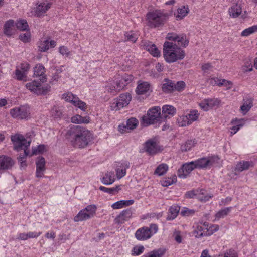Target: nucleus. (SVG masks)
<instances>
[{"instance_id":"1","label":"nucleus","mask_w":257,"mask_h":257,"mask_svg":"<svg viewBox=\"0 0 257 257\" xmlns=\"http://www.w3.org/2000/svg\"><path fill=\"white\" fill-rule=\"evenodd\" d=\"M67 134L70 137L73 146L79 148L86 147L92 140L90 132L79 125L70 127Z\"/></svg>"},{"instance_id":"2","label":"nucleus","mask_w":257,"mask_h":257,"mask_svg":"<svg viewBox=\"0 0 257 257\" xmlns=\"http://www.w3.org/2000/svg\"><path fill=\"white\" fill-rule=\"evenodd\" d=\"M163 55L165 60L168 63H173L177 60L183 59L185 53L176 44L166 41L163 45Z\"/></svg>"},{"instance_id":"3","label":"nucleus","mask_w":257,"mask_h":257,"mask_svg":"<svg viewBox=\"0 0 257 257\" xmlns=\"http://www.w3.org/2000/svg\"><path fill=\"white\" fill-rule=\"evenodd\" d=\"M169 14L164 10H156L146 15L147 25L151 28L162 27L169 18Z\"/></svg>"},{"instance_id":"4","label":"nucleus","mask_w":257,"mask_h":257,"mask_svg":"<svg viewBox=\"0 0 257 257\" xmlns=\"http://www.w3.org/2000/svg\"><path fill=\"white\" fill-rule=\"evenodd\" d=\"M31 141V138L26 139L22 135L17 133V152H19L20 149L24 150V154L22 156L19 155V157L21 170L25 169L27 166L26 160L24 159L29 154V151L28 149L30 145Z\"/></svg>"},{"instance_id":"5","label":"nucleus","mask_w":257,"mask_h":257,"mask_svg":"<svg viewBox=\"0 0 257 257\" xmlns=\"http://www.w3.org/2000/svg\"><path fill=\"white\" fill-rule=\"evenodd\" d=\"M158 226L151 224L150 226L143 227L138 229L135 233L136 238L139 240H145L149 239L158 231Z\"/></svg>"},{"instance_id":"6","label":"nucleus","mask_w":257,"mask_h":257,"mask_svg":"<svg viewBox=\"0 0 257 257\" xmlns=\"http://www.w3.org/2000/svg\"><path fill=\"white\" fill-rule=\"evenodd\" d=\"M44 81H31L26 84L27 89L37 95H45L50 91V86Z\"/></svg>"},{"instance_id":"7","label":"nucleus","mask_w":257,"mask_h":257,"mask_svg":"<svg viewBox=\"0 0 257 257\" xmlns=\"http://www.w3.org/2000/svg\"><path fill=\"white\" fill-rule=\"evenodd\" d=\"M132 99L131 95L128 93L120 94L111 103V109L117 111L127 106Z\"/></svg>"},{"instance_id":"8","label":"nucleus","mask_w":257,"mask_h":257,"mask_svg":"<svg viewBox=\"0 0 257 257\" xmlns=\"http://www.w3.org/2000/svg\"><path fill=\"white\" fill-rule=\"evenodd\" d=\"M161 109L159 106H155L150 109L147 116L143 117V121L148 124H152L159 121L161 117L160 116Z\"/></svg>"},{"instance_id":"9","label":"nucleus","mask_w":257,"mask_h":257,"mask_svg":"<svg viewBox=\"0 0 257 257\" xmlns=\"http://www.w3.org/2000/svg\"><path fill=\"white\" fill-rule=\"evenodd\" d=\"M185 86L184 81H167L162 86V91L165 93H169L175 91H180Z\"/></svg>"},{"instance_id":"10","label":"nucleus","mask_w":257,"mask_h":257,"mask_svg":"<svg viewBox=\"0 0 257 257\" xmlns=\"http://www.w3.org/2000/svg\"><path fill=\"white\" fill-rule=\"evenodd\" d=\"M62 98L66 101L71 102L75 106L78 107L83 111L87 109V105L84 102L80 100L76 95H73L71 92H67L62 95Z\"/></svg>"},{"instance_id":"11","label":"nucleus","mask_w":257,"mask_h":257,"mask_svg":"<svg viewBox=\"0 0 257 257\" xmlns=\"http://www.w3.org/2000/svg\"><path fill=\"white\" fill-rule=\"evenodd\" d=\"M203 225L205 227H203L201 225L198 223L196 224L195 226H194V229L192 232L193 235L196 238H200L210 235L213 233L212 231H209L207 228L208 225L206 223H204Z\"/></svg>"},{"instance_id":"12","label":"nucleus","mask_w":257,"mask_h":257,"mask_svg":"<svg viewBox=\"0 0 257 257\" xmlns=\"http://www.w3.org/2000/svg\"><path fill=\"white\" fill-rule=\"evenodd\" d=\"M218 160L217 157L202 158L194 161L196 168L203 169L212 166Z\"/></svg>"},{"instance_id":"13","label":"nucleus","mask_w":257,"mask_h":257,"mask_svg":"<svg viewBox=\"0 0 257 257\" xmlns=\"http://www.w3.org/2000/svg\"><path fill=\"white\" fill-rule=\"evenodd\" d=\"M195 168H196V166L194 161L183 164L182 167L178 170V176L180 178H185Z\"/></svg>"},{"instance_id":"14","label":"nucleus","mask_w":257,"mask_h":257,"mask_svg":"<svg viewBox=\"0 0 257 257\" xmlns=\"http://www.w3.org/2000/svg\"><path fill=\"white\" fill-rule=\"evenodd\" d=\"M36 176L38 178L43 177L46 170V161L43 157H38L36 161Z\"/></svg>"},{"instance_id":"15","label":"nucleus","mask_w":257,"mask_h":257,"mask_svg":"<svg viewBox=\"0 0 257 257\" xmlns=\"http://www.w3.org/2000/svg\"><path fill=\"white\" fill-rule=\"evenodd\" d=\"M126 81H113L106 86V90L110 93H117L123 89L126 86Z\"/></svg>"},{"instance_id":"16","label":"nucleus","mask_w":257,"mask_h":257,"mask_svg":"<svg viewBox=\"0 0 257 257\" xmlns=\"http://www.w3.org/2000/svg\"><path fill=\"white\" fill-rule=\"evenodd\" d=\"M30 114V109L27 104L21 105L17 109V119L28 120Z\"/></svg>"},{"instance_id":"17","label":"nucleus","mask_w":257,"mask_h":257,"mask_svg":"<svg viewBox=\"0 0 257 257\" xmlns=\"http://www.w3.org/2000/svg\"><path fill=\"white\" fill-rule=\"evenodd\" d=\"M141 46L144 49L149 51L154 57L160 56V52L155 45L151 44L150 42L142 41Z\"/></svg>"},{"instance_id":"18","label":"nucleus","mask_w":257,"mask_h":257,"mask_svg":"<svg viewBox=\"0 0 257 257\" xmlns=\"http://www.w3.org/2000/svg\"><path fill=\"white\" fill-rule=\"evenodd\" d=\"M145 150L150 155L156 154L159 151L157 143L153 140H149L146 142Z\"/></svg>"},{"instance_id":"19","label":"nucleus","mask_w":257,"mask_h":257,"mask_svg":"<svg viewBox=\"0 0 257 257\" xmlns=\"http://www.w3.org/2000/svg\"><path fill=\"white\" fill-rule=\"evenodd\" d=\"M138 124V120L135 118L132 117L126 121V125L120 124L119 125V131L121 133L126 131V129L133 130L136 128Z\"/></svg>"},{"instance_id":"20","label":"nucleus","mask_w":257,"mask_h":257,"mask_svg":"<svg viewBox=\"0 0 257 257\" xmlns=\"http://www.w3.org/2000/svg\"><path fill=\"white\" fill-rule=\"evenodd\" d=\"M132 215V211L131 209H127L122 211L119 215L115 219L116 223L118 224L123 223L125 221L130 219Z\"/></svg>"},{"instance_id":"21","label":"nucleus","mask_w":257,"mask_h":257,"mask_svg":"<svg viewBox=\"0 0 257 257\" xmlns=\"http://www.w3.org/2000/svg\"><path fill=\"white\" fill-rule=\"evenodd\" d=\"M120 165L116 166V172L118 179H120L126 174V169L130 167V163L127 161H123Z\"/></svg>"},{"instance_id":"22","label":"nucleus","mask_w":257,"mask_h":257,"mask_svg":"<svg viewBox=\"0 0 257 257\" xmlns=\"http://www.w3.org/2000/svg\"><path fill=\"white\" fill-rule=\"evenodd\" d=\"M189 12L188 5L182 6L178 8L177 13H174V16L176 20L179 21L183 19Z\"/></svg>"},{"instance_id":"23","label":"nucleus","mask_w":257,"mask_h":257,"mask_svg":"<svg viewBox=\"0 0 257 257\" xmlns=\"http://www.w3.org/2000/svg\"><path fill=\"white\" fill-rule=\"evenodd\" d=\"M21 70L17 69V80H21L26 77L28 71L30 69V65L27 63L24 62L21 64Z\"/></svg>"},{"instance_id":"24","label":"nucleus","mask_w":257,"mask_h":257,"mask_svg":"<svg viewBox=\"0 0 257 257\" xmlns=\"http://www.w3.org/2000/svg\"><path fill=\"white\" fill-rule=\"evenodd\" d=\"M243 104L240 106V110L243 115L246 114L253 106V99L251 98H246L243 100Z\"/></svg>"},{"instance_id":"25","label":"nucleus","mask_w":257,"mask_h":257,"mask_svg":"<svg viewBox=\"0 0 257 257\" xmlns=\"http://www.w3.org/2000/svg\"><path fill=\"white\" fill-rule=\"evenodd\" d=\"M14 164V162L11 158L6 156H0V169H8Z\"/></svg>"},{"instance_id":"26","label":"nucleus","mask_w":257,"mask_h":257,"mask_svg":"<svg viewBox=\"0 0 257 257\" xmlns=\"http://www.w3.org/2000/svg\"><path fill=\"white\" fill-rule=\"evenodd\" d=\"M51 3H42L39 5L36 8L35 11V15L40 17L43 15L46 11L50 8Z\"/></svg>"},{"instance_id":"27","label":"nucleus","mask_w":257,"mask_h":257,"mask_svg":"<svg viewBox=\"0 0 257 257\" xmlns=\"http://www.w3.org/2000/svg\"><path fill=\"white\" fill-rule=\"evenodd\" d=\"M15 24L14 20H10L4 25V33L7 36H11L15 32Z\"/></svg>"},{"instance_id":"28","label":"nucleus","mask_w":257,"mask_h":257,"mask_svg":"<svg viewBox=\"0 0 257 257\" xmlns=\"http://www.w3.org/2000/svg\"><path fill=\"white\" fill-rule=\"evenodd\" d=\"M176 113V108L172 105H164L162 107V115L164 118L173 116Z\"/></svg>"},{"instance_id":"29","label":"nucleus","mask_w":257,"mask_h":257,"mask_svg":"<svg viewBox=\"0 0 257 257\" xmlns=\"http://www.w3.org/2000/svg\"><path fill=\"white\" fill-rule=\"evenodd\" d=\"M45 67L41 64H37L34 71V75L36 76L41 77L40 80H43L46 79V75L45 74Z\"/></svg>"},{"instance_id":"30","label":"nucleus","mask_w":257,"mask_h":257,"mask_svg":"<svg viewBox=\"0 0 257 257\" xmlns=\"http://www.w3.org/2000/svg\"><path fill=\"white\" fill-rule=\"evenodd\" d=\"M150 89V84L147 81H143L139 83L136 89V92L138 95H142L147 92Z\"/></svg>"},{"instance_id":"31","label":"nucleus","mask_w":257,"mask_h":257,"mask_svg":"<svg viewBox=\"0 0 257 257\" xmlns=\"http://www.w3.org/2000/svg\"><path fill=\"white\" fill-rule=\"evenodd\" d=\"M242 9L239 5L238 4H234L229 9V14L231 17L236 18L238 17L241 13Z\"/></svg>"},{"instance_id":"32","label":"nucleus","mask_w":257,"mask_h":257,"mask_svg":"<svg viewBox=\"0 0 257 257\" xmlns=\"http://www.w3.org/2000/svg\"><path fill=\"white\" fill-rule=\"evenodd\" d=\"M250 166H252V163L248 161H242L237 163L236 165L235 171V174L237 172H241L244 170H247Z\"/></svg>"},{"instance_id":"33","label":"nucleus","mask_w":257,"mask_h":257,"mask_svg":"<svg viewBox=\"0 0 257 257\" xmlns=\"http://www.w3.org/2000/svg\"><path fill=\"white\" fill-rule=\"evenodd\" d=\"M115 174L113 171L107 172L102 179V182L105 185L112 184L115 181Z\"/></svg>"},{"instance_id":"34","label":"nucleus","mask_w":257,"mask_h":257,"mask_svg":"<svg viewBox=\"0 0 257 257\" xmlns=\"http://www.w3.org/2000/svg\"><path fill=\"white\" fill-rule=\"evenodd\" d=\"M134 203V200H120L113 203L111 207L114 209L121 208L125 206H128Z\"/></svg>"},{"instance_id":"35","label":"nucleus","mask_w":257,"mask_h":257,"mask_svg":"<svg viewBox=\"0 0 257 257\" xmlns=\"http://www.w3.org/2000/svg\"><path fill=\"white\" fill-rule=\"evenodd\" d=\"M91 218L84 209L80 210L77 215L74 218L75 222L83 221Z\"/></svg>"},{"instance_id":"36","label":"nucleus","mask_w":257,"mask_h":257,"mask_svg":"<svg viewBox=\"0 0 257 257\" xmlns=\"http://www.w3.org/2000/svg\"><path fill=\"white\" fill-rule=\"evenodd\" d=\"M90 118L89 117H82L81 115L77 114L72 117L71 122L73 123H88L89 122Z\"/></svg>"},{"instance_id":"37","label":"nucleus","mask_w":257,"mask_h":257,"mask_svg":"<svg viewBox=\"0 0 257 257\" xmlns=\"http://www.w3.org/2000/svg\"><path fill=\"white\" fill-rule=\"evenodd\" d=\"M180 211V207L178 205H173L170 208L169 214L167 218V220L174 219L177 217Z\"/></svg>"},{"instance_id":"38","label":"nucleus","mask_w":257,"mask_h":257,"mask_svg":"<svg viewBox=\"0 0 257 257\" xmlns=\"http://www.w3.org/2000/svg\"><path fill=\"white\" fill-rule=\"evenodd\" d=\"M17 30L21 31L30 30V28L26 20L23 19L17 20Z\"/></svg>"},{"instance_id":"39","label":"nucleus","mask_w":257,"mask_h":257,"mask_svg":"<svg viewBox=\"0 0 257 257\" xmlns=\"http://www.w3.org/2000/svg\"><path fill=\"white\" fill-rule=\"evenodd\" d=\"M176 42L177 46H179L183 47H187L189 44V40L187 39L186 35L184 34L178 35Z\"/></svg>"},{"instance_id":"40","label":"nucleus","mask_w":257,"mask_h":257,"mask_svg":"<svg viewBox=\"0 0 257 257\" xmlns=\"http://www.w3.org/2000/svg\"><path fill=\"white\" fill-rule=\"evenodd\" d=\"M26 32L21 33L19 35V39L24 43H30L31 41L32 35L30 32V30L25 31Z\"/></svg>"},{"instance_id":"41","label":"nucleus","mask_w":257,"mask_h":257,"mask_svg":"<svg viewBox=\"0 0 257 257\" xmlns=\"http://www.w3.org/2000/svg\"><path fill=\"white\" fill-rule=\"evenodd\" d=\"M63 108L62 107L54 106L51 109V114L53 117L59 118L62 116Z\"/></svg>"},{"instance_id":"42","label":"nucleus","mask_w":257,"mask_h":257,"mask_svg":"<svg viewBox=\"0 0 257 257\" xmlns=\"http://www.w3.org/2000/svg\"><path fill=\"white\" fill-rule=\"evenodd\" d=\"M177 123L179 126L183 127L190 124L187 115H182L178 117L177 119Z\"/></svg>"},{"instance_id":"43","label":"nucleus","mask_w":257,"mask_h":257,"mask_svg":"<svg viewBox=\"0 0 257 257\" xmlns=\"http://www.w3.org/2000/svg\"><path fill=\"white\" fill-rule=\"evenodd\" d=\"M168 166L166 164H161L155 171V174L159 176L163 175L168 170Z\"/></svg>"},{"instance_id":"44","label":"nucleus","mask_w":257,"mask_h":257,"mask_svg":"<svg viewBox=\"0 0 257 257\" xmlns=\"http://www.w3.org/2000/svg\"><path fill=\"white\" fill-rule=\"evenodd\" d=\"M211 82L213 86H224L225 90L230 89L232 85L231 81H211Z\"/></svg>"},{"instance_id":"45","label":"nucleus","mask_w":257,"mask_h":257,"mask_svg":"<svg viewBox=\"0 0 257 257\" xmlns=\"http://www.w3.org/2000/svg\"><path fill=\"white\" fill-rule=\"evenodd\" d=\"M231 207H227L224 209H222L219 210L216 214H215V218L216 219L219 220L220 218H224L225 216H227L229 212L231 211Z\"/></svg>"},{"instance_id":"46","label":"nucleus","mask_w":257,"mask_h":257,"mask_svg":"<svg viewBox=\"0 0 257 257\" xmlns=\"http://www.w3.org/2000/svg\"><path fill=\"white\" fill-rule=\"evenodd\" d=\"M83 209L91 218H93L96 214L97 206L95 205H89Z\"/></svg>"},{"instance_id":"47","label":"nucleus","mask_w":257,"mask_h":257,"mask_svg":"<svg viewBox=\"0 0 257 257\" xmlns=\"http://www.w3.org/2000/svg\"><path fill=\"white\" fill-rule=\"evenodd\" d=\"M195 143L194 140H188L184 144L181 145V150L182 151H188L194 146Z\"/></svg>"},{"instance_id":"48","label":"nucleus","mask_w":257,"mask_h":257,"mask_svg":"<svg viewBox=\"0 0 257 257\" xmlns=\"http://www.w3.org/2000/svg\"><path fill=\"white\" fill-rule=\"evenodd\" d=\"M124 36L126 38L124 41H130L135 43L138 39L137 35L132 31L125 32Z\"/></svg>"},{"instance_id":"49","label":"nucleus","mask_w":257,"mask_h":257,"mask_svg":"<svg viewBox=\"0 0 257 257\" xmlns=\"http://www.w3.org/2000/svg\"><path fill=\"white\" fill-rule=\"evenodd\" d=\"M187 118L190 124L194 121H196L199 116V113L196 110H192L187 115Z\"/></svg>"},{"instance_id":"50","label":"nucleus","mask_w":257,"mask_h":257,"mask_svg":"<svg viewBox=\"0 0 257 257\" xmlns=\"http://www.w3.org/2000/svg\"><path fill=\"white\" fill-rule=\"evenodd\" d=\"M39 51L41 52H46L49 49V42L48 40L41 41L39 45Z\"/></svg>"},{"instance_id":"51","label":"nucleus","mask_w":257,"mask_h":257,"mask_svg":"<svg viewBox=\"0 0 257 257\" xmlns=\"http://www.w3.org/2000/svg\"><path fill=\"white\" fill-rule=\"evenodd\" d=\"M176 181L177 177L176 175H173L170 178H166L165 180L162 182V185L163 186H168L175 183Z\"/></svg>"},{"instance_id":"52","label":"nucleus","mask_w":257,"mask_h":257,"mask_svg":"<svg viewBox=\"0 0 257 257\" xmlns=\"http://www.w3.org/2000/svg\"><path fill=\"white\" fill-rule=\"evenodd\" d=\"M145 250V248L143 245L136 246L132 250L133 255H139L142 254Z\"/></svg>"},{"instance_id":"53","label":"nucleus","mask_w":257,"mask_h":257,"mask_svg":"<svg viewBox=\"0 0 257 257\" xmlns=\"http://www.w3.org/2000/svg\"><path fill=\"white\" fill-rule=\"evenodd\" d=\"M242 71L244 72H250L253 70V66L250 61H246L242 67Z\"/></svg>"},{"instance_id":"54","label":"nucleus","mask_w":257,"mask_h":257,"mask_svg":"<svg viewBox=\"0 0 257 257\" xmlns=\"http://www.w3.org/2000/svg\"><path fill=\"white\" fill-rule=\"evenodd\" d=\"M218 257H237L236 251L233 249L226 251L223 254L219 255Z\"/></svg>"},{"instance_id":"55","label":"nucleus","mask_w":257,"mask_h":257,"mask_svg":"<svg viewBox=\"0 0 257 257\" xmlns=\"http://www.w3.org/2000/svg\"><path fill=\"white\" fill-rule=\"evenodd\" d=\"M238 121V120H237V119L232 120L231 121V123L236 124V125L233 126L231 127V129L232 131L231 132V134H235L240 129V128L242 126V125L240 124H239Z\"/></svg>"},{"instance_id":"56","label":"nucleus","mask_w":257,"mask_h":257,"mask_svg":"<svg viewBox=\"0 0 257 257\" xmlns=\"http://www.w3.org/2000/svg\"><path fill=\"white\" fill-rule=\"evenodd\" d=\"M199 105L201 108L204 111H208L210 109L208 99L203 100L200 103H199Z\"/></svg>"},{"instance_id":"57","label":"nucleus","mask_w":257,"mask_h":257,"mask_svg":"<svg viewBox=\"0 0 257 257\" xmlns=\"http://www.w3.org/2000/svg\"><path fill=\"white\" fill-rule=\"evenodd\" d=\"M255 27H253V26L248 28L245 29L241 32V35L242 36H247L251 34L254 33L255 32Z\"/></svg>"},{"instance_id":"58","label":"nucleus","mask_w":257,"mask_h":257,"mask_svg":"<svg viewBox=\"0 0 257 257\" xmlns=\"http://www.w3.org/2000/svg\"><path fill=\"white\" fill-rule=\"evenodd\" d=\"M210 109L215 106H218L220 104V100L217 98L208 99Z\"/></svg>"},{"instance_id":"59","label":"nucleus","mask_w":257,"mask_h":257,"mask_svg":"<svg viewBox=\"0 0 257 257\" xmlns=\"http://www.w3.org/2000/svg\"><path fill=\"white\" fill-rule=\"evenodd\" d=\"M45 146L44 145H40L36 148H34L32 149V154H36L38 153H42L45 150Z\"/></svg>"},{"instance_id":"60","label":"nucleus","mask_w":257,"mask_h":257,"mask_svg":"<svg viewBox=\"0 0 257 257\" xmlns=\"http://www.w3.org/2000/svg\"><path fill=\"white\" fill-rule=\"evenodd\" d=\"M178 35H179L175 33H168L166 35V39L170 41L176 42Z\"/></svg>"},{"instance_id":"61","label":"nucleus","mask_w":257,"mask_h":257,"mask_svg":"<svg viewBox=\"0 0 257 257\" xmlns=\"http://www.w3.org/2000/svg\"><path fill=\"white\" fill-rule=\"evenodd\" d=\"M59 52L63 55H66L67 56H69L70 54V51H69L68 48L64 46H61L59 48Z\"/></svg>"},{"instance_id":"62","label":"nucleus","mask_w":257,"mask_h":257,"mask_svg":"<svg viewBox=\"0 0 257 257\" xmlns=\"http://www.w3.org/2000/svg\"><path fill=\"white\" fill-rule=\"evenodd\" d=\"M195 211L193 210H190L188 208H185L181 212V214L183 216H189L193 214Z\"/></svg>"},{"instance_id":"63","label":"nucleus","mask_w":257,"mask_h":257,"mask_svg":"<svg viewBox=\"0 0 257 257\" xmlns=\"http://www.w3.org/2000/svg\"><path fill=\"white\" fill-rule=\"evenodd\" d=\"M99 189L104 192H107L109 194H112L113 193V192H114V191L116 190V188H108L104 186H100L99 187Z\"/></svg>"},{"instance_id":"64","label":"nucleus","mask_w":257,"mask_h":257,"mask_svg":"<svg viewBox=\"0 0 257 257\" xmlns=\"http://www.w3.org/2000/svg\"><path fill=\"white\" fill-rule=\"evenodd\" d=\"M41 232H29L27 233L28 238H35L38 237Z\"/></svg>"}]
</instances>
